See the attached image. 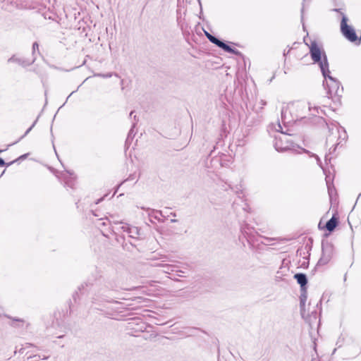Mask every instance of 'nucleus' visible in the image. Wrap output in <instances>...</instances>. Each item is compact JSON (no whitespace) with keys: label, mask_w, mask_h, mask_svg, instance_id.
Here are the masks:
<instances>
[{"label":"nucleus","mask_w":361,"mask_h":361,"mask_svg":"<svg viewBox=\"0 0 361 361\" xmlns=\"http://www.w3.org/2000/svg\"><path fill=\"white\" fill-rule=\"evenodd\" d=\"M274 147L279 152L295 149V145L291 136L286 133H280L275 137Z\"/></svg>","instance_id":"2"},{"label":"nucleus","mask_w":361,"mask_h":361,"mask_svg":"<svg viewBox=\"0 0 361 361\" xmlns=\"http://www.w3.org/2000/svg\"><path fill=\"white\" fill-rule=\"evenodd\" d=\"M341 30L343 35L350 42H355L357 39L353 28L347 24V18L344 16L341 23Z\"/></svg>","instance_id":"3"},{"label":"nucleus","mask_w":361,"mask_h":361,"mask_svg":"<svg viewBox=\"0 0 361 361\" xmlns=\"http://www.w3.org/2000/svg\"><path fill=\"white\" fill-rule=\"evenodd\" d=\"M211 42L215 44L216 46H218L219 47H220L221 44L222 43L221 41H220L219 39H218L217 38H216L215 37L212 36L211 37V38L209 37V39Z\"/></svg>","instance_id":"8"},{"label":"nucleus","mask_w":361,"mask_h":361,"mask_svg":"<svg viewBox=\"0 0 361 361\" xmlns=\"http://www.w3.org/2000/svg\"><path fill=\"white\" fill-rule=\"evenodd\" d=\"M310 53L312 59L314 63H319L323 76L325 79L329 78L330 83H327L329 87L328 94L330 97H333L332 92L336 91V94L339 88V83L329 73V63L327 62L326 56L322 48L318 45L316 42H311L310 46Z\"/></svg>","instance_id":"1"},{"label":"nucleus","mask_w":361,"mask_h":361,"mask_svg":"<svg viewBox=\"0 0 361 361\" xmlns=\"http://www.w3.org/2000/svg\"><path fill=\"white\" fill-rule=\"evenodd\" d=\"M32 129V127L30 128L29 129H27V130L26 131L25 134H27Z\"/></svg>","instance_id":"15"},{"label":"nucleus","mask_w":361,"mask_h":361,"mask_svg":"<svg viewBox=\"0 0 361 361\" xmlns=\"http://www.w3.org/2000/svg\"><path fill=\"white\" fill-rule=\"evenodd\" d=\"M287 106L286 107H283L282 110H281V118L283 120L284 122H288L289 121L287 120V118H286V113H287Z\"/></svg>","instance_id":"9"},{"label":"nucleus","mask_w":361,"mask_h":361,"mask_svg":"<svg viewBox=\"0 0 361 361\" xmlns=\"http://www.w3.org/2000/svg\"><path fill=\"white\" fill-rule=\"evenodd\" d=\"M177 272H178V274H177V276H183V274H184V273H185V272H184V271H177Z\"/></svg>","instance_id":"11"},{"label":"nucleus","mask_w":361,"mask_h":361,"mask_svg":"<svg viewBox=\"0 0 361 361\" xmlns=\"http://www.w3.org/2000/svg\"><path fill=\"white\" fill-rule=\"evenodd\" d=\"M337 225V220L333 216L326 224V228L328 231H332L334 230Z\"/></svg>","instance_id":"5"},{"label":"nucleus","mask_w":361,"mask_h":361,"mask_svg":"<svg viewBox=\"0 0 361 361\" xmlns=\"http://www.w3.org/2000/svg\"><path fill=\"white\" fill-rule=\"evenodd\" d=\"M133 113H134L133 111H131V112L130 113V116H133Z\"/></svg>","instance_id":"17"},{"label":"nucleus","mask_w":361,"mask_h":361,"mask_svg":"<svg viewBox=\"0 0 361 361\" xmlns=\"http://www.w3.org/2000/svg\"><path fill=\"white\" fill-rule=\"evenodd\" d=\"M39 45L37 42H35L32 45L33 51H35L36 49H38Z\"/></svg>","instance_id":"10"},{"label":"nucleus","mask_w":361,"mask_h":361,"mask_svg":"<svg viewBox=\"0 0 361 361\" xmlns=\"http://www.w3.org/2000/svg\"><path fill=\"white\" fill-rule=\"evenodd\" d=\"M294 278L297 280V282L301 286V287L305 286L307 282V277L303 274H296L294 276Z\"/></svg>","instance_id":"4"},{"label":"nucleus","mask_w":361,"mask_h":361,"mask_svg":"<svg viewBox=\"0 0 361 361\" xmlns=\"http://www.w3.org/2000/svg\"><path fill=\"white\" fill-rule=\"evenodd\" d=\"M47 358V357H44L42 359L46 360Z\"/></svg>","instance_id":"19"},{"label":"nucleus","mask_w":361,"mask_h":361,"mask_svg":"<svg viewBox=\"0 0 361 361\" xmlns=\"http://www.w3.org/2000/svg\"><path fill=\"white\" fill-rule=\"evenodd\" d=\"M305 300V297L304 298H301V299H300V304H301V305H304Z\"/></svg>","instance_id":"12"},{"label":"nucleus","mask_w":361,"mask_h":361,"mask_svg":"<svg viewBox=\"0 0 361 361\" xmlns=\"http://www.w3.org/2000/svg\"><path fill=\"white\" fill-rule=\"evenodd\" d=\"M220 48L223 49L224 51H228L229 53H234V49H232L231 47H229L228 45L226 44L225 43H224L222 42V43L221 44Z\"/></svg>","instance_id":"7"},{"label":"nucleus","mask_w":361,"mask_h":361,"mask_svg":"<svg viewBox=\"0 0 361 361\" xmlns=\"http://www.w3.org/2000/svg\"><path fill=\"white\" fill-rule=\"evenodd\" d=\"M304 42H305V44H306L307 45L310 46V45L307 44V42H306V40H304Z\"/></svg>","instance_id":"18"},{"label":"nucleus","mask_w":361,"mask_h":361,"mask_svg":"<svg viewBox=\"0 0 361 361\" xmlns=\"http://www.w3.org/2000/svg\"><path fill=\"white\" fill-rule=\"evenodd\" d=\"M161 266L166 269L164 270L165 273L170 274L171 272L175 271V267L173 265L161 264Z\"/></svg>","instance_id":"6"},{"label":"nucleus","mask_w":361,"mask_h":361,"mask_svg":"<svg viewBox=\"0 0 361 361\" xmlns=\"http://www.w3.org/2000/svg\"><path fill=\"white\" fill-rule=\"evenodd\" d=\"M177 220L176 219H171V222H176Z\"/></svg>","instance_id":"16"},{"label":"nucleus","mask_w":361,"mask_h":361,"mask_svg":"<svg viewBox=\"0 0 361 361\" xmlns=\"http://www.w3.org/2000/svg\"><path fill=\"white\" fill-rule=\"evenodd\" d=\"M205 35H206L207 37L208 38V39H209V37L211 38V37H212V35H210L209 33H208L207 32H205Z\"/></svg>","instance_id":"14"},{"label":"nucleus","mask_w":361,"mask_h":361,"mask_svg":"<svg viewBox=\"0 0 361 361\" xmlns=\"http://www.w3.org/2000/svg\"><path fill=\"white\" fill-rule=\"evenodd\" d=\"M4 165V160L1 158H0V166H3Z\"/></svg>","instance_id":"13"}]
</instances>
